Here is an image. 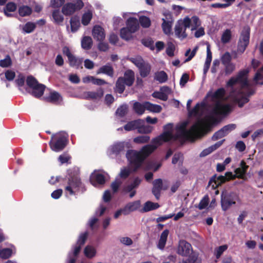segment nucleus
Segmentation results:
<instances>
[{
  "label": "nucleus",
  "mask_w": 263,
  "mask_h": 263,
  "mask_svg": "<svg viewBox=\"0 0 263 263\" xmlns=\"http://www.w3.org/2000/svg\"><path fill=\"white\" fill-rule=\"evenodd\" d=\"M187 122L182 123L177 128V134L175 139L180 138L191 140L198 136L202 130V121L198 120L194 123L189 130H186Z\"/></svg>",
  "instance_id": "1"
},
{
  "label": "nucleus",
  "mask_w": 263,
  "mask_h": 263,
  "mask_svg": "<svg viewBox=\"0 0 263 263\" xmlns=\"http://www.w3.org/2000/svg\"><path fill=\"white\" fill-rule=\"evenodd\" d=\"M67 143V135L65 133H59L52 136L49 145L53 151L59 152L66 147Z\"/></svg>",
  "instance_id": "2"
},
{
  "label": "nucleus",
  "mask_w": 263,
  "mask_h": 263,
  "mask_svg": "<svg viewBox=\"0 0 263 263\" xmlns=\"http://www.w3.org/2000/svg\"><path fill=\"white\" fill-rule=\"evenodd\" d=\"M82 185V183L79 175L77 173H71L69 174L67 182L65 187V193L69 194V195H74L79 191Z\"/></svg>",
  "instance_id": "3"
},
{
  "label": "nucleus",
  "mask_w": 263,
  "mask_h": 263,
  "mask_svg": "<svg viewBox=\"0 0 263 263\" xmlns=\"http://www.w3.org/2000/svg\"><path fill=\"white\" fill-rule=\"evenodd\" d=\"M238 200H239V197L236 193L222 191L220 200L222 210L223 211H227L232 205L235 204L236 201Z\"/></svg>",
  "instance_id": "4"
},
{
  "label": "nucleus",
  "mask_w": 263,
  "mask_h": 263,
  "mask_svg": "<svg viewBox=\"0 0 263 263\" xmlns=\"http://www.w3.org/2000/svg\"><path fill=\"white\" fill-rule=\"evenodd\" d=\"M249 70L248 69H242L240 70L235 77H231L227 82L226 85L228 87H232L237 83L241 84L242 88L249 86L248 80V74Z\"/></svg>",
  "instance_id": "5"
},
{
  "label": "nucleus",
  "mask_w": 263,
  "mask_h": 263,
  "mask_svg": "<svg viewBox=\"0 0 263 263\" xmlns=\"http://www.w3.org/2000/svg\"><path fill=\"white\" fill-rule=\"evenodd\" d=\"M128 60L138 68L141 77L145 78L149 75L152 69L151 65L145 62L141 56L130 58Z\"/></svg>",
  "instance_id": "6"
},
{
  "label": "nucleus",
  "mask_w": 263,
  "mask_h": 263,
  "mask_svg": "<svg viewBox=\"0 0 263 263\" xmlns=\"http://www.w3.org/2000/svg\"><path fill=\"white\" fill-rule=\"evenodd\" d=\"M250 29L249 27L244 28L242 30L237 45V51L242 53L246 50L250 41Z\"/></svg>",
  "instance_id": "7"
},
{
  "label": "nucleus",
  "mask_w": 263,
  "mask_h": 263,
  "mask_svg": "<svg viewBox=\"0 0 263 263\" xmlns=\"http://www.w3.org/2000/svg\"><path fill=\"white\" fill-rule=\"evenodd\" d=\"M126 156L130 163L134 165L136 168H139L145 160L140 151L135 150H128Z\"/></svg>",
  "instance_id": "8"
},
{
  "label": "nucleus",
  "mask_w": 263,
  "mask_h": 263,
  "mask_svg": "<svg viewBox=\"0 0 263 263\" xmlns=\"http://www.w3.org/2000/svg\"><path fill=\"white\" fill-rule=\"evenodd\" d=\"M83 6L82 0H78L75 3H67L62 7V12L65 15H71L76 11L81 9Z\"/></svg>",
  "instance_id": "9"
},
{
  "label": "nucleus",
  "mask_w": 263,
  "mask_h": 263,
  "mask_svg": "<svg viewBox=\"0 0 263 263\" xmlns=\"http://www.w3.org/2000/svg\"><path fill=\"white\" fill-rule=\"evenodd\" d=\"M168 187V184H163V181L161 179H155L153 182L152 192L155 196L156 199L159 200L161 195V191L162 190H166Z\"/></svg>",
  "instance_id": "10"
},
{
  "label": "nucleus",
  "mask_w": 263,
  "mask_h": 263,
  "mask_svg": "<svg viewBox=\"0 0 263 263\" xmlns=\"http://www.w3.org/2000/svg\"><path fill=\"white\" fill-rule=\"evenodd\" d=\"M163 14L165 18H163L162 19L163 21L162 24V28L163 32L165 34L168 35L171 33L172 30V26L173 23V20L171 13L167 12L164 13Z\"/></svg>",
  "instance_id": "11"
},
{
  "label": "nucleus",
  "mask_w": 263,
  "mask_h": 263,
  "mask_svg": "<svg viewBox=\"0 0 263 263\" xmlns=\"http://www.w3.org/2000/svg\"><path fill=\"white\" fill-rule=\"evenodd\" d=\"M192 251L191 245L185 240L180 241L177 253L183 256H187Z\"/></svg>",
  "instance_id": "12"
},
{
  "label": "nucleus",
  "mask_w": 263,
  "mask_h": 263,
  "mask_svg": "<svg viewBox=\"0 0 263 263\" xmlns=\"http://www.w3.org/2000/svg\"><path fill=\"white\" fill-rule=\"evenodd\" d=\"M226 93L225 89L223 87L217 89L214 92L209 91L206 95L207 97L211 98L212 101L219 102L223 99Z\"/></svg>",
  "instance_id": "13"
},
{
  "label": "nucleus",
  "mask_w": 263,
  "mask_h": 263,
  "mask_svg": "<svg viewBox=\"0 0 263 263\" xmlns=\"http://www.w3.org/2000/svg\"><path fill=\"white\" fill-rule=\"evenodd\" d=\"M227 181L228 178H226V176L222 175L217 176L216 174H215L210 178L208 186L211 185L212 189L215 190Z\"/></svg>",
  "instance_id": "14"
},
{
  "label": "nucleus",
  "mask_w": 263,
  "mask_h": 263,
  "mask_svg": "<svg viewBox=\"0 0 263 263\" xmlns=\"http://www.w3.org/2000/svg\"><path fill=\"white\" fill-rule=\"evenodd\" d=\"M231 107L230 104H221L217 102L213 109V112L216 115L226 116L231 111Z\"/></svg>",
  "instance_id": "15"
},
{
  "label": "nucleus",
  "mask_w": 263,
  "mask_h": 263,
  "mask_svg": "<svg viewBox=\"0 0 263 263\" xmlns=\"http://www.w3.org/2000/svg\"><path fill=\"white\" fill-rule=\"evenodd\" d=\"M92 36L98 41H103L105 37L104 29L99 25H96L92 29Z\"/></svg>",
  "instance_id": "16"
},
{
  "label": "nucleus",
  "mask_w": 263,
  "mask_h": 263,
  "mask_svg": "<svg viewBox=\"0 0 263 263\" xmlns=\"http://www.w3.org/2000/svg\"><path fill=\"white\" fill-rule=\"evenodd\" d=\"M101 73L106 74L107 76L112 78L114 75V69L109 63H107V64L100 67L97 71V74Z\"/></svg>",
  "instance_id": "17"
},
{
  "label": "nucleus",
  "mask_w": 263,
  "mask_h": 263,
  "mask_svg": "<svg viewBox=\"0 0 263 263\" xmlns=\"http://www.w3.org/2000/svg\"><path fill=\"white\" fill-rule=\"evenodd\" d=\"M126 27L133 33L136 32L139 28V23L135 17H130L126 21Z\"/></svg>",
  "instance_id": "18"
},
{
  "label": "nucleus",
  "mask_w": 263,
  "mask_h": 263,
  "mask_svg": "<svg viewBox=\"0 0 263 263\" xmlns=\"http://www.w3.org/2000/svg\"><path fill=\"white\" fill-rule=\"evenodd\" d=\"M46 86L42 84L39 82L36 83L32 89L31 94L35 98H40L44 94Z\"/></svg>",
  "instance_id": "19"
},
{
  "label": "nucleus",
  "mask_w": 263,
  "mask_h": 263,
  "mask_svg": "<svg viewBox=\"0 0 263 263\" xmlns=\"http://www.w3.org/2000/svg\"><path fill=\"white\" fill-rule=\"evenodd\" d=\"M143 123L142 119H137L128 122L124 126V129L126 131H131L138 129L139 126H140Z\"/></svg>",
  "instance_id": "20"
},
{
  "label": "nucleus",
  "mask_w": 263,
  "mask_h": 263,
  "mask_svg": "<svg viewBox=\"0 0 263 263\" xmlns=\"http://www.w3.org/2000/svg\"><path fill=\"white\" fill-rule=\"evenodd\" d=\"M122 79H124L126 83V85L131 86L135 81V73L132 70L128 69L124 72V77Z\"/></svg>",
  "instance_id": "21"
},
{
  "label": "nucleus",
  "mask_w": 263,
  "mask_h": 263,
  "mask_svg": "<svg viewBox=\"0 0 263 263\" xmlns=\"http://www.w3.org/2000/svg\"><path fill=\"white\" fill-rule=\"evenodd\" d=\"M186 30L183 29L182 24H181L180 22H178L175 27V33L176 36L181 40L184 39L187 37V34L185 32Z\"/></svg>",
  "instance_id": "22"
},
{
  "label": "nucleus",
  "mask_w": 263,
  "mask_h": 263,
  "mask_svg": "<svg viewBox=\"0 0 263 263\" xmlns=\"http://www.w3.org/2000/svg\"><path fill=\"white\" fill-rule=\"evenodd\" d=\"M157 145L147 144L144 146L140 151L143 157L145 159L157 148Z\"/></svg>",
  "instance_id": "23"
},
{
  "label": "nucleus",
  "mask_w": 263,
  "mask_h": 263,
  "mask_svg": "<svg viewBox=\"0 0 263 263\" xmlns=\"http://www.w3.org/2000/svg\"><path fill=\"white\" fill-rule=\"evenodd\" d=\"M68 62L70 66L75 67L77 69L79 68H82V66L83 63V59L79 58L74 55L72 56L70 59H68Z\"/></svg>",
  "instance_id": "24"
},
{
  "label": "nucleus",
  "mask_w": 263,
  "mask_h": 263,
  "mask_svg": "<svg viewBox=\"0 0 263 263\" xmlns=\"http://www.w3.org/2000/svg\"><path fill=\"white\" fill-rule=\"evenodd\" d=\"M126 143L124 142H119L113 144L111 148V152L116 155L119 154L124 150Z\"/></svg>",
  "instance_id": "25"
},
{
  "label": "nucleus",
  "mask_w": 263,
  "mask_h": 263,
  "mask_svg": "<svg viewBox=\"0 0 263 263\" xmlns=\"http://www.w3.org/2000/svg\"><path fill=\"white\" fill-rule=\"evenodd\" d=\"M126 83L122 77H119L116 83V91L117 92L122 94L125 89Z\"/></svg>",
  "instance_id": "26"
},
{
  "label": "nucleus",
  "mask_w": 263,
  "mask_h": 263,
  "mask_svg": "<svg viewBox=\"0 0 263 263\" xmlns=\"http://www.w3.org/2000/svg\"><path fill=\"white\" fill-rule=\"evenodd\" d=\"M160 207L158 203H154L150 201H146L142 209L143 212H147L152 210L157 209Z\"/></svg>",
  "instance_id": "27"
},
{
  "label": "nucleus",
  "mask_w": 263,
  "mask_h": 263,
  "mask_svg": "<svg viewBox=\"0 0 263 263\" xmlns=\"http://www.w3.org/2000/svg\"><path fill=\"white\" fill-rule=\"evenodd\" d=\"M134 33L126 27H123L120 29V37L125 41H129L133 38L132 34Z\"/></svg>",
  "instance_id": "28"
},
{
  "label": "nucleus",
  "mask_w": 263,
  "mask_h": 263,
  "mask_svg": "<svg viewBox=\"0 0 263 263\" xmlns=\"http://www.w3.org/2000/svg\"><path fill=\"white\" fill-rule=\"evenodd\" d=\"M71 31L72 32H76L80 26V20L77 16L71 17L70 20Z\"/></svg>",
  "instance_id": "29"
},
{
  "label": "nucleus",
  "mask_w": 263,
  "mask_h": 263,
  "mask_svg": "<svg viewBox=\"0 0 263 263\" xmlns=\"http://www.w3.org/2000/svg\"><path fill=\"white\" fill-rule=\"evenodd\" d=\"M104 91L102 88H99L96 91H88L87 97L91 99H97L103 97Z\"/></svg>",
  "instance_id": "30"
},
{
  "label": "nucleus",
  "mask_w": 263,
  "mask_h": 263,
  "mask_svg": "<svg viewBox=\"0 0 263 263\" xmlns=\"http://www.w3.org/2000/svg\"><path fill=\"white\" fill-rule=\"evenodd\" d=\"M91 181H95L98 184L103 185L105 183V178L104 175L102 174H95L92 175L90 178Z\"/></svg>",
  "instance_id": "31"
},
{
  "label": "nucleus",
  "mask_w": 263,
  "mask_h": 263,
  "mask_svg": "<svg viewBox=\"0 0 263 263\" xmlns=\"http://www.w3.org/2000/svg\"><path fill=\"white\" fill-rule=\"evenodd\" d=\"M146 110L151 112L159 113L162 110V107L160 105L157 104H154L149 102H146Z\"/></svg>",
  "instance_id": "32"
},
{
  "label": "nucleus",
  "mask_w": 263,
  "mask_h": 263,
  "mask_svg": "<svg viewBox=\"0 0 263 263\" xmlns=\"http://www.w3.org/2000/svg\"><path fill=\"white\" fill-rule=\"evenodd\" d=\"M146 102L143 104H141L138 102H136L134 104L133 108L135 111L138 115H142L145 110H146Z\"/></svg>",
  "instance_id": "33"
},
{
  "label": "nucleus",
  "mask_w": 263,
  "mask_h": 263,
  "mask_svg": "<svg viewBox=\"0 0 263 263\" xmlns=\"http://www.w3.org/2000/svg\"><path fill=\"white\" fill-rule=\"evenodd\" d=\"M17 9V5L13 2L8 3L4 9V13L7 16H11L12 14L8 12H14Z\"/></svg>",
  "instance_id": "34"
},
{
  "label": "nucleus",
  "mask_w": 263,
  "mask_h": 263,
  "mask_svg": "<svg viewBox=\"0 0 263 263\" xmlns=\"http://www.w3.org/2000/svg\"><path fill=\"white\" fill-rule=\"evenodd\" d=\"M92 45V40L91 37L88 36H84L81 41L82 47L85 50L90 49Z\"/></svg>",
  "instance_id": "35"
},
{
  "label": "nucleus",
  "mask_w": 263,
  "mask_h": 263,
  "mask_svg": "<svg viewBox=\"0 0 263 263\" xmlns=\"http://www.w3.org/2000/svg\"><path fill=\"white\" fill-rule=\"evenodd\" d=\"M155 80L160 83H163L167 81L168 77L166 73L164 71H160L155 73Z\"/></svg>",
  "instance_id": "36"
},
{
  "label": "nucleus",
  "mask_w": 263,
  "mask_h": 263,
  "mask_svg": "<svg viewBox=\"0 0 263 263\" xmlns=\"http://www.w3.org/2000/svg\"><path fill=\"white\" fill-rule=\"evenodd\" d=\"M18 12L20 16H26L32 13V10L30 7L23 5L18 8Z\"/></svg>",
  "instance_id": "37"
},
{
  "label": "nucleus",
  "mask_w": 263,
  "mask_h": 263,
  "mask_svg": "<svg viewBox=\"0 0 263 263\" xmlns=\"http://www.w3.org/2000/svg\"><path fill=\"white\" fill-rule=\"evenodd\" d=\"M61 98L60 94L55 91H51L49 93V96L45 98L46 100L48 102L55 103L58 102Z\"/></svg>",
  "instance_id": "38"
},
{
  "label": "nucleus",
  "mask_w": 263,
  "mask_h": 263,
  "mask_svg": "<svg viewBox=\"0 0 263 263\" xmlns=\"http://www.w3.org/2000/svg\"><path fill=\"white\" fill-rule=\"evenodd\" d=\"M153 129L152 126L150 125H145L144 121L143 120V123L140 126H139L138 133L140 134H147L151 133Z\"/></svg>",
  "instance_id": "39"
},
{
  "label": "nucleus",
  "mask_w": 263,
  "mask_h": 263,
  "mask_svg": "<svg viewBox=\"0 0 263 263\" xmlns=\"http://www.w3.org/2000/svg\"><path fill=\"white\" fill-rule=\"evenodd\" d=\"M13 254L12 250L10 248H3L0 249V258L7 259L10 258Z\"/></svg>",
  "instance_id": "40"
},
{
  "label": "nucleus",
  "mask_w": 263,
  "mask_h": 263,
  "mask_svg": "<svg viewBox=\"0 0 263 263\" xmlns=\"http://www.w3.org/2000/svg\"><path fill=\"white\" fill-rule=\"evenodd\" d=\"M91 79L93 84L101 86L107 84V82L103 79L95 78L93 77H87L84 79V82H87Z\"/></svg>",
  "instance_id": "41"
},
{
  "label": "nucleus",
  "mask_w": 263,
  "mask_h": 263,
  "mask_svg": "<svg viewBox=\"0 0 263 263\" xmlns=\"http://www.w3.org/2000/svg\"><path fill=\"white\" fill-rule=\"evenodd\" d=\"M150 140V137L147 135L139 136L133 139L134 142L137 144H143L147 143Z\"/></svg>",
  "instance_id": "42"
},
{
  "label": "nucleus",
  "mask_w": 263,
  "mask_h": 263,
  "mask_svg": "<svg viewBox=\"0 0 263 263\" xmlns=\"http://www.w3.org/2000/svg\"><path fill=\"white\" fill-rule=\"evenodd\" d=\"M232 34L230 29H226L222 34L221 41L223 44L229 43L231 39Z\"/></svg>",
  "instance_id": "43"
},
{
  "label": "nucleus",
  "mask_w": 263,
  "mask_h": 263,
  "mask_svg": "<svg viewBox=\"0 0 263 263\" xmlns=\"http://www.w3.org/2000/svg\"><path fill=\"white\" fill-rule=\"evenodd\" d=\"M84 253L87 257L91 258L95 256L96 251L92 247L87 246L85 248Z\"/></svg>",
  "instance_id": "44"
},
{
  "label": "nucleus",
  "mask_w": 263,
  "mask_h": 263,
  "mask_svg": "<svg viewBox=\"0 0 263 263\" xmlns=\"http://www.w3.org/2000/svg\"><path fill=\"white\" fill-rule=\"evenodd\" d=\"M159 137L162 140L163 142H166L173 139L174 136L172 132L171 131H164V132L159 135Z\"/></svg>",
  "instance_id": "45"
},
{
  "label": "nucleus",
  "mask_w": 263,
  "mask_h": 263,
  "mask_svg": "<svg viewBox=\"0 0 263 263\" xmlns=\"http://www.w3.org/2000/svg\"><path fill=\"white\" fill-rule=\"evenodd\" d=\"M138 22L143 28H148L151 24L149 18L145 16H140L139 18V21Z\"/></svg>",
  "instance_id": "46"
},
{
  "label": "nucleus",
  "mask_w": 263,
  "mask_h": 263,
  "mask_svg": "<svg viewBox=\"0 0 263 263\" xmlns=\"http://www.w3.org/2000/svg\"><path fill=\"white\" fill-rule=\"evenodd\" d=\"M127 106L126 105H122L118 108L116 112L120 117H123L127 114Z\"/></svg>",
  "instance_id": "47"
},
{
  "label": "nucleus",
  "mask_w": 263,
  "mask_h": 263,
  "mask_svg": "<svg viewBox=\"0 0 263 263\" xmlns=\"http://www.w3.org/2000/svg\"><path fill=\"white\" fill-rule=\"evenodd\" d=\"M52 17L57 23H62L64 20V17L61 14L59 10H55L52 12Z\"/></svg>",
  "instance_id": "48"
},
{
  "label": "nucleus",
  "mask_w": 263,
  "mask_h": 263,
  "mask_svg": "<svg viewBox=\"0 0 263 263\" xmlns=\"http://www.w3.org/2000/svg\"><path fill=\"white\" fill-rule=\"evenodd\" d=\"M152 96L164 101H166L168 99V95L162 91H155L152 93Z\"/></svg>",
  "instance_id": "49"
},
{
  "label": "nucleus",
  "mask_w": 263,
  "mask_h": 263,
  "mask_svg": "<svg viewBox=\"0 0 263 263\" xmlns=\"http://www.w3.org/2000/svg\"><path fill=\"white\" fill-rule=\"evenodd\" d=\"M141 43L144 46L149 48L151 50L155 49L154 41L151 38L143 39L141 40Z\"/></svg>",
  "instance_id": "50"
},
{
  "label": "nucleus",
  "mask_w": 263,
  "mask_h": 263,
  "mask_svg": "<svg viewBox=\"0 0 263 263\" xmlns=\"http://www.w3.org/2000/svg\"><path fill=\"white\" fill-rule=\"evenodd\" d=\"M12 65V61L9 55H7L3 60H0V66L3 68H6Z\"/></svg>",
  "instance_id": "51"
},
{
  "label": "nucleus",
  "mask_w": 263,
  "mask_h": 263,
  "mask_svg": "<svg viewBox=\"0 0 263 263\" xmlns=\"http://www.w3.org/2000/svg\"><path fill=\"white\" fill-rule=\"evenodd\" d=\"M227 249L228 246L227 245L220 246L216 248L215 250V255L216 258L218 259Z\"/></svg>",
  "instance_id": "52"
},
{
  "label": "nucleus",
  "mask_w": 263,
  "mask_h": 263,
  "mask_svg": "<svg viewBox=\"0 0 263 263\" xmlns=\"http://www.w3.org/2000/svg\"><path fill=\"white\" fill-rule=\"evenodd\" d=\"M140 205V202L139 200L129 202L126 204L127 208H128L130 212L136 211L139 208Z\"/></svg>",
  "instance_id": "53"
},
{
  "label": "nucleus",
  "mask_w": 263,
  "mask_h": 263,
  "mask_svg": "<svg viewBox=\"0 0 263 263\" xmlns=\"http://www.w3.org/2000/svg\"><path fill=\"white\" fill-rule=\"evenodd\" d=\"M209 202V198L208 195H205L203 198L200 200L198 208L199 210H203L205 209L208 205Z\"/></svg>",
  "instance_id": "54"
},
{
  "label": "nucleus",
  "mask_w": 263,
  "mask_h": 263,
  "mask_svg": "<svg viewBox=\"0 0 263 263\" xmlns=\"http://www.w3.org/2000/svg\"><path fill=\"white\" fill-rule=\"evenodd\" d=\"M35 28V25L31 22L27 23L23 27V30L27 33H30L33 31Z\"/></svg>",
  "instance_id": "55"
},
{
  "label": "nucleus",
  "mask_w": 263,
  "mask_h": 263,
  "mask_svg": "<svg viewBox=\"0 0 263 263\" xmlns=\"http://www.w3.org/2000/svg\"><path fill=\"white\" fill-rule=\"evenodd\" d=\"M39 82L32 76H29L26 79V84L27 86L30 88H32Z\"/></svg>",
  "instance_id": "56"
},
{
  "label": "nucleus",
  "mask_w": 263,
  "mask_h": 263,
  "mask_svg": "<svg viewBox=\"0 0 263 263\" xmlns=\"http://www.w3.org/2000/svg\"><path fill=\"white\" fill-rule=\"evenodd\" d=\"M92 18V14L90 12L84 13L82 17V23L83 25H87Z\"/></svg>",
  "instance_id": "57"
},
{
  "label": "nucleus",
  "mask_w": 263,
  "mask_h": 263,
  "mask_svg": "<svg viewBox=\"0 0 263 263\" xmlns=\"http://www.w3.org/2000/svg\"><path fill=\"white\" fill-rule=\"evenodd\" d=\"M236 128V125L235 124H230L224 126L221 129L223 130L224 134L227 136L230 132L234 130Z\"/></svg>",
  "instance_id": "58"
},
{
  "label": "nucleus",
  "mask_w": 263,
  "mask_h": 263,
  "mask_svg": "<svg viewBox=\"0 0 263 263\" xmlns=\"http://www.w3.org/2000/svg\"><path fill=\"white\" fill-rule=\"evenodd\" d=\"M131 171L129 168L124 167L121 170L119 175L122 179H125L128 177Z\"/></svg>",
  "instance_id": "59"
},
{
  "label": "nucleus",
  "mask_w": 263,
  "mask_h": 263,
  "mask_svg": "<svg viewBox=\"0 0 263 263\" xmlns=\"http://www.w3.org/2000/svg\"><path fill=\"white\" fill-rule=\"evenodd\" d=\"M88 236V233L85 232L82 233L79 237L77 244L82 246L85 242Z\"/></svg>",
  "instance_id": "60"
},
{
  "label": "nucleus",
  "mask_w": 263,
  "mask_h": 263,
  "mask_svg": "<svg viewBox=\"0 0 263 263\" xmlns=\"http://www.w3.org/2000/svg\"><path fill=\"white\" fill-rule=\"evenodd\" d=\"M231 56L229 52H226L221 58V62L223 65H226L230 63L231 61Z\"/></svg>",
  "instance_id": "61"
},
{
  "label": "nucleus",
  "mask_w": 263,
  "mask_h": 263,
  "mask_svg": "<svg viewBox=\"0 0 263 263\" xmlns=\"http://www.w3.org/2000/svg\"><path fill=\"white\" fill-rule=\"evenodd\" d=\"M224 65L225 66V73L226 74H231L235 69V65L232 63Z\"/></svg>",
  "instance_id": "62"
},
{
  "label": "nucleus",
  "mask_w": 263,
  "mask_h": 263,
  "mask_svg": "<svg viewBox=\"0 0 263 263\" xmlns=\"http://www.w3.org/2000/svg\"><path fill=\"white\" fill-rule=\"evenodd\" d=\"M65 0H51L50 6L52 8H59L64 3Z\"/></svg>",
  "instance_id": "63"
},
{
  "label": "nucleus",
  "mask_w": 263,
  "mask_h": 263,
  "mask_svg": "<svg viewBox=\"0 0 263 263\" xmlns=\"http://www.w3.org/2000/svg\"><path fill=\"white\" fill-rule=\"evenodd\" d=\"M249 101V99L247 97L242 96L241 98L236 99L238 105L239 107H242L243 105Z\"/></svg>",
  "instance_id": "64"
}]
</instances>
